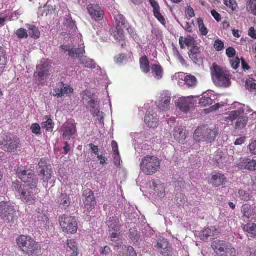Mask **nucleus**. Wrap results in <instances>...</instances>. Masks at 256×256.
Returning a JSON list of instances; mask_svg holds the SVG:
<instances>
[{"instance_id": "obj_1", "label": "nucleus", "mask_w": 256, "mask_h": 256, "mask_svg": "<svg viewBox=\"0 0 256 256\" xmlns=\"http://www.w3.org/2000/svg\"><path fill=\"white\" fill-rule=\"evenodd\" d=\"M16 243L20 250L28 256H40L42 246L30 236L20 235L16 238Z\"/></svg>"}, {"instance_id": "obj_2", "label": "nucleus", "mask_w": 256, "mask_h": 256, "mask_svg": "<svg viewBox=\"0 0 256 256\" xmlns=\"http://www.w3.org/2000/svg\"><path fill=\"white\" fill-rule=\"evenodd\" d=\"M212 77L216 85L228 88L231 82V76L229 71L226 68L218 66L215 63L211 68Z\"/></svg>"}, {"instance_id": "obj_3", "label": "nucleus", "mask_w": 256, "mask_h": 256, "mask_svg": "<svg viewBox=\"0 0 256 256\" xmlns=\"http://www.w3.org/2000/svg\"><path fill=\"white\" fill-rule=\"evenodd\" d=\"M160 164L161 160L157 156L148 155L142 158L140 170L146 176H152L160 170Z\"/></svg>"}, {"instance_id": "obj_4", "label": "nucleus", "mask_w": 256, "mask_h": 256, "mask_svg": "<svg viewBox=\"0 0 256 256\" xmlns=\"http://www.w3.org/2000/svg\"><path fill=\"white\" fill-rule=\"evenodd\" d=\"M211 246L218 256H236L237 252L232 244L226 241L216 240L212 242Z\"/></svg>"}, {"instance_id": "obj_5", "label": "nucleus", "mask_w": 256, "mask_h": 256, "mask_svg": "<svg viewBox=\"0 0 256 256\" xmlns=\"http://www.w3.org/2000/svg\"><path fill=\"white\" fill-rule=\"evenodd\" d=\"M16 170L18 178L23 182L26 183L27 186H33L34 189L37 187L38 178L33 170L22 165L18 166Z\"/></svg>"}, {"instance_id": "obj_6", "label": "nucleus", "mask_w": 256, "mask_h": 256, "mask_svg": "<svg viewBox=\"0 0 256 256\" xmlns=\"http://www.w3.org/2000/svg\"><path fill=\"white\" fill-rule=\"evenodd\" d=\"M16 170L18 178L23 182L26 183L27 186H33L34 189L37 187L38 178L33 170L22 165L18 166Z\"/></svg>"}, {"instance_id": "obj_7", "label": "nucleus", "mask_w": 256, "mask_h": 256, "mask_svg": "<svg viewBox=\"0 0 256 256\" xmlns=\"http://www.w3.org/2000/svg\"><path fill=\"white\" fill-rule=\"evenodd\" d=\"M218 129L214 128V129L208 128H197L194 133V138L197 142H205L207 143L214 141L218 135Z\"/></svg>"}, {"instance_id": "obj_8", "label": "nucleus", "mask_w": 256, "mask_h": 256, "mask_svg": "<svg viewBox=\"0 0 256 256\" xmlns=\"http://www.w3.org/2000/svg\"><path fill=\"white\" fill-rule=\"evenodd\" d=\"M20 138L12 134L0 136V146L6 152H10L16 150L20 148Z\"/></svg>"}, {"instance_id": "obj_9", "label": "nucleus", "mask_w": 256, "mask_h": 256, "mask_svg": "<svg viewBox=\"0 0 256 256\" xmlns=\"http://www.w3.org/2000/svg\"><path fill=\"white\" fill-rule=\"evenodd\" d=\"M60 226L63 232L67 234H74L77 232L78 224L74 216L64 215L59 218Z\"/></svg>"}, {"instance_id": "obj_10", "label": "nucleus", "mask_w": 256, "mask_h": 256, "mask_svg": "<svg viewBox=\"0 0 256 256\" xmlns=\"http://www.w3.org/2000/svg\"><path fill=\"white\" fill-rule=\"evenodd\" d=\"M16 210L14 208L6 202H0V218L6 223H14Z\"/></svg>"}, {"instance_id": "obj_11", "label": "nucleus", "mask_w": 256, "mask_h": 256, "mask_svg": "<svg viewBox=\"0 0 256 256\" xmlns=\"http://www.w3.org/2000/svg\"><path fill=\"white\" fill-rule=\"evenodd\" d=\"M172 98L171 94L168 92L164 91L162 92L158 100L156 102L158 109L162 112L170 110L172 104Z\"/></svg>"}, {"instance_id": "obj_12", "label": "nucleus", "mask_w": 256, "mask_h": 256, "mask_svg": "<svg viewBox=\"0 0 256 256\" xmlns=\"http://www.w3.org/2000/svg\"><path fill=\"white\" fill-rule=\"evenodd\" d=\"M38 168L40 170L38 176L43 180V182L48 185V181L52 178V171L50 166L48 165L46 160L41 159L38 163Z\"/></svg>"}, {"instance_id": "obj_13", "label": "nucleus", "mask_w": 256, "mask_h": 256, "mask_svg": "<svg viewBox=\"0 0 256 256\" xmlns=\"http://www.w3.org/2000/svg\"><path fill=\"white\" fill-rule=\"evenodd\" d=\"M158 252L162 256H171L172 254V248L170 242L166 238H160L155 245Z\"/></svg>"}, {"instance_id": "obj_14", "label": "nucleus", "mask_w": 256, "mask_h": 256, "mask_svg": "<svg viewBox=\"0 0 256 256\" xmlns=\"http://www.w3.org/2000/svg\"><path fill=\"white\" fill-rule=\"evenodd\" d=\"M228 182L226 177L220 172L214 171L211 174L209 183L214 188H218L226 184Z\"/></svg>"}, {"instance_id": "obj_15", "label": "nucleus", "mask_w": 256, "mask_h": 256, "mask_svg": "<svg viewBox=\"0 0 256 256\" xmlns=\"http://www.w3.org/2000/svg\"><path fill=\"white\" fill-rule=\"evenodd\" d=\"M60 87L54 88L53 96L58 98H60L64 96H70L74 92V88L70 85L65 84L64 82L60 83Z\"/></svg>"}, {"instance_id": "obj_16", "label": "nucleus", "mask_w": 256, "mask_h": 256, "mask_svg": "<svg viewBox=\"0 0 256 256\" xmlns=\"http://www.w3.org/2000/svg\"><path fill=\"white\" fill-rule=\"evenodd\" d=\"M83 202L86 208L90 212L95 207L96 202L93 192L90 190H86L82 195Z\"/></svg>"}, {"instance_id": "obj_17", "label": "nucleus", "mask_w": 256, "mask_h": 256, "mask_svg": "<svg viewBox=\"0 0 256 256\" xmlns=\"http://www.w3.org/2000/svg\"><path fill=\"white\" fill-rule=\"evenodd\" d=\"M88 14L96 21L102 20L104 18V12L98 4H90L87 6Z\"/></svg>"}, {"instance_id": "obj_18", "label": "nucleus", "mask_w": 256, "mask_h": 256, "mask_svg": "<svg viewBox=\"0 0 256 256\" xmlns=\"http://www.w3.org/2000/svg\"><path fill=\"white\" fill-rule=\"evenodd\" d=\"M33 186H28V188L24 190L21 195L22 198L26 201L28 204H34L36 202V194L38 192V190L36 187L34 188Z\"/></svg>"}, {"instance_id": "obj_19", "label": "nucleus", "mask_w": 256, "mask_h": 256, "mask_svg": "<svg viewBox=\"0 0 256 256\" xmlns=\"http://www.w3.org/2000/svg\"><path fill=\"white\" fill-rule=\"evenodd\" d=\"M144 122L148 127L156 128L158 124V118L157 114L153 110H148L146 113Z\"/></svg>"}, {"instance_id": "obj_20", "label": "nucleus", "mask_w": 256, "mask_h": 256, "mask_svg": "<svg viewBox=\"0 0 256 256\" xmlns=\"http://www.w3.org/2000/svg\"><path fill=\"white\" fill-rule=\"evenodd\" d=\"M62 137L64 140H70L76 132V124L68 122L62 126Z\"/></svg>"}, {"instance_id": "obj_21", "label": "nucleus", "mask_w": 256, "mask_h": 256, "mask_svg": "<svg viewBox=\"0 0 256 256\" xmlns=\"http://www.w3.org/2000/svg\"><path fill=\"white\" fill-rule=\"evenodd\" d=\"M238 166L241 170H247L252 172L256 170V161L248 158H240Z\"/></svg>"}, {"instance_id": "obj_22", "label": "nucleus", "mask_w": 256, "mask_h": 256, "mask_svg": "<svg viewBox=\"0 0 256 256\" xmlns=\"http://www.w3.org/2000/svg\"><path fill=\"white\" fill-rule=\"evenodd\" d=\"M106 225L108 227L110 232H111L112 231L119 232L122 227L120 220L116 216L108 218L106 222Z\"/></svg>"}, {"instance_id": "obj_23", "label": "nucleus", "mask_w": 256, "mask_h": 256, "mask_svg": "<svg viewBox=\"0 0 256 256\" xmlns=\"http://www.w3.org/2000/svg\"><path fill=\"white\" fill-rule=\"evenodd\" d=\"M189 58L195 64L200 62L202 61V56L201 48L198 45L192 48L188 52Z\"/></svg>"}, {"instance_id": "obj_24", "label": "nucleus", "mask_w": 256, "mask_h": 256, "mask_svg": "<svg viewBox=\"0 0 256 256\" xmlns=\"http://www.w3.org/2000/svg\"><path fill=\"white\" fill-rule=\"evenodd\" d=\"M179 44L182 49L185 48L186 46L188 48H194V46H197L196 40L191 36H188L186 38L180 36L179 38Z\"/></svg>"}, {"instance_id": "obj_25", "label": "nucleus", "mask_w": 256, "mask_h": 256, "mask_svg": "<svg viewBox=\"0 0 256 256\" xmlns=\"http://www.w3.org/2000/svg\"><path fill=\"white\" fill-rule=\"evenodd\" d=\"M57 203L60 208L66 210L70 206L71 200L68 194L66 193H62L58 198Z\"/></svg>"}, {"instance_id": "obj_26", "label": "nucleus", "mask_w": 256, "mask_h": 256, "mask_svg": "<svg viewBox=\"0 0 256 256\" xmlns=\"http://www.w3.org/2000/svg\"><path fill=\"white\" fill-rule=\"evenodd\" d=\"M174 139L180 143L184 144L186 138V132L181 127H176L174 130Z\"/></svg>"}, {"instance_id": "obj_27", "label": "nucleus", "mask_w": 256, "mask_h": 256, "mask_svg": "<svg viewBox=\"0 0 256 256\" xmlns=\"http://www.w3.org/2000/svg\"><path fill=\"white\" fill-rule=\"evenodd\" d=\"M216 229L215 227L208 228L204 230L200 234V238L204 241L209 238L214 237L216 233Z\"/></svg>"}, {"instance_id": "obj_28", "label": "nucleus", "mask_w": 256, "mask_h": 256, "mask_svg": "<svg viewBox=\"0 0 256 256\" xmlns=\"http://www.w3.org/2000/svg\"><path fill=\"white\" fill-rule=\"evenodd\" d=\"M244 110L242 108H239L236 110L230 112L228 116L226 118V120H230L234 122L235 120H238L240 117L244 116Z\"/></svg>"}, {"instance_id": "obj_29", "label": "nucleus", "mask_w": 256, "mask_h": 256, "mask_svg": "<svg viewBox=\"0 0 256 256\" xmlns=\"http://www.w3.org/2000/svg\"><path fill=\"white\" fill-rule=\"evenodd\" d=\"M140 68L142 71L148 74L150 72V66L148 58L146 56H142L140 59Z\"/></svg>"}, {"instance_id": "obj_30", "label": "nucleus", "mask_w": 256, "mask_h": 256, "mask_svg": "<svg viewBox=\"0 0 256 256\" xmlns=\"http://www.w3.org/2000/svg\"><path fill=\"white\" fill-rule=\"evenodd\" d=\"M190 104L189 98H182L178 100V106L180 110L186 112L190 110Z\"/></svg>"}, {"instance_id": "obj_31", "label": "nucleus", "mask_w": 256, "mask_h": 256, "mask_svg": "<svg viewBox=\"0 0 256 256\" xmlns=\"http://www.w3.org/2000/svg\"><path fill=\"white\" fill-rule=\"evenodd\" d=\"M254 207L252 208V206L248 204H244L242 207V212L244 216L250 218L252 217L254 218L255 212H254Z\"/></svg>"}, {"instance_id": "obj_32", "label": "nucleus", "mask_w": 256, "mask_h": 256, "mask_svg": "<svg viewBox=\"0 0 256 256\" xmlns=\"http://www.w3.org/2000/svg\"><path fill=\"white\" fill-rule=\"evenodd\" d=\"M152 73L156 79L160 80L164 75V70L160 64H153L152 66Z\"/></svg>"}, {"instance_id": "obj_33", "label": "nucleus", "mask_w": 256, "mask_h": 256, "mask_svg": "<svg viewBox=\"0 0 256 256\" xmlns=\"http://www.w3.org/2000/svg\"><path fill=\"white\" fill-rule=\"evenodd\" d=\"M114 18L116 24V28H122V26H124V28H126L129 25L128 21L122 14H118L115 16Z\"/></svg>"}, {"instance_id": "obj_34", "label": "nucleus", "mask_w": 256, "mask_h": 256, "mask_svg": "<svg viewBox=\"0 0 256 256\" xmlns=\"http://www.w3.org/2000/svg\"><path fill=\"white\" fill-rule=\"evenodd\" d=\"M67 246L70 248L69 252H72L71 253V256H78L79 254V250L78 248L77 243L74 240H68Z\"/></svg>"}, {"instance_id": "obj_35", "label": "nucleus", "mask_w": 256, "mask_h": 256, "mask_svg": "<svg viewBox=\"0 0 256 256\" xmlns=\"http://www.w3.org/2000/svg\"><path fill=\"white\" fill-rule=\"evenodd\" d=\"M88 106L90 108V112L94 116H98L100 114L99 104L94 99H91L88 102Z\"/></svg>"}, {"instance_id": "obj_36", "label": "nucleus", "mask_w": 256, "mask_h": 256, "mask_svg": "<svg viewBox=\"0 0 256 256\" xmlns=\"http://www.w3.org/2000/svg\"><path fill=\"white\" fill-rule=\"evenodd\" d=\"M184 84L188 88H195L198 84L197 78L192 74L187 75L184 78Z\"/></svg>"}, {"instance_id": "obj_37", "label": "nucleus", "mask_w": 256, "mask_h": 256, "mask_svg": "<svg viewBox=\"0 0 256 256\" xmlns=\"http://www.w3.org/2000/svg\"><path fill=\"white\" fill-rule=\"evenodd\" d=\"M244 230L248 232V236L256 238V224H248L244 227Z\"/></svg>"}, {"instance_id": "obj_38", "label": "nucleus", "mask_w": 256, "mask_h": 256, "mask_svg": "<svg viewBox=\"0 0 256 256\" xmlns=\"http://www.w3.org/2000/svg\"><path fill=\"white\" fill-rule=\"evenodd\" d=\"M8 58L6 52L3 49L0 51V76L4 72L7 64Z\"/></svg>"}, {"instance_id": "obj_39", "label": "nucleus", "mask_w": 256, "mask_h": 256, "mask_svg": "<svg viewBox=\"0 0 256 256\" xmlns=\"http://www.w3.org/2000/svg\"><path fill=\"white\" fill-rule=\"evenodd\" d=\"M85 52V50L84 48H72L70 50V52L68 55L69 56L72 58H82Z\"/></svg>"}, {"instance_id": "obj_40", "label": "nucleus", "mask_w": 256, "mask_h": 256, "mask_svg": "<svg viewBox=\"0 0 256 256\" xmlns=\"http://www.w3.org/2000/svg\"><path fill=\"white\" fill-rule=\"evenodd\" d=\"M154 190L158 196L160 198H163L165 196V188L163 184L160 183L156 184V182L154 183Z\"/></svg>"}, {"instance_id": "obj_41", "label": "nucleus", "mask_w": 256, "mask_h": 256, "mask_svg": "<svg viewBox=\"0 0 256 256\" xmlns=\"http://www.w3.org/2000/svg\"><path fill=\"white\" fill-rule=\"evenodd\" d=\"M28 28L30 36L31 38L36 40L40 37V32L35 26L30 25Z\"/></svg>"}, {"instance_id": "obj_42", "label": "nucleus", "mask_w": 256, "mask_h": 256, "mask_svg": "<svg viewBox=\"0 0 256 256\" xmlns=\"http://www.w3.org/2000/svg\"><path fill=\"white\" fill-rule=\"evenodd\" d=\"M45 118L46 121L42 122V128L48 131L52 132L54 126L53 120L51 119L50 116H46Z\"/></svg>"}, {"instance_id": "obj_43", "label": "nucleus", "mask_w": 256, "mask_h": 256, "mask_svg": "<svg viewBox=\"0 0 256 256\" xmlns=\"http://www.w3.org/2000/svg\"><path fill=\"white\" fill-rule=\"evenodd\" d=\"M246 10L254 16H256V0H249L246 2Z\"/></svg>"}, {"instance_id": "obj_44", "label": "nucleus", "mask_w": 256, "mask_h": 256, "mask_svg": "<svg viewBox=\"0 0 256 256\" xmlns=\"http://www.w3.org/2000/svg\"><path fill=\"white\" fill-rule=\"evenodd\" d=\"M248 120V118L244 116L240 117L236 122V128L238 130L243 129L246 126Z\"/></svg>"}, {"instance_id": "obj_45", "label": "nucleus", "mask_w": 256, "mask_h": 256, "mask_svg": "<svg viewBox=\"0 0 256 256\" xmlns=\"http://www.w3.org/2000/svg\"><path fill=\"white\" fill-rule=\"evenodd\" d=\"M197 23L200 34L204 36H206L208 31L204 23L202 18H198Z\"/></svg>"}, {"instance_id": "obj_46", "label": "nucleus", "mask_w": 256, "mask_h": 256, "mask_svg": "<svg viewBox=\"0 0 256 256\" xmlns=\"http://www.w3.org/2000/svg\"><path fill=\"white\" fill-rule=\"evenodd\" d=\"M115 39L118 41H124L125 36L124 31L122 28H116V30L114 32Z\"/></svg>"}, {"instance_id": "obj_47", "label": "nucleus", "mask_w": 256, "mask_h": 256, "mask_svg": "<svg viewBox=\"0 0 256 256\" xmlns=\"http://www.w3.org/2000/svg\"><path fill=\"white\" fill-rule=\"evenodd\" d=\"M48 75V70H42L40 72H34V76L36 78H38V80L40 84H43L44 83V77L47 76Z\"/></svg>"}, {"instance_id": "obj_48", "label": "nucleus", "mask_w": 256, "mask_h": 256, "mask_svg": "<svg viewBox=\"0 0 256 256\" xmlns=\"http://www.w3.org/2000/svg\"><path fill=\"white\" fill-rule=\"evenodd\" d=\"M80 64H83L86 68L91 69L95 68H96V64L92 60H88L86 58H84L80 59Z\"/></svg>"}, {"instance_id": "obj_49", "label": "nucleus", "mask_w": 256, "mask_h": 256, "mask_svg": "<svg viewBox=\"0 0 256 256\" xmlns=\"http://www.w3.org/2000/svg\"><path fill=\"white\" fill-rule=\"evenodd\" d=\"M199 104L201 106L206 107L212 105L213 104V100L210 97L207 96H204L200 100Z\"/></svg>"}, {"instance_id": "obj_50", "label": "nucleus", "mask_w": 256, "mask_h": 256, "mask_svg": "<svg viewBox=\"0 0 256 256\" xmlns=\"http://www.w3.org/2000/svg\"><path fill=\"white\" fill-rule=\"evenodd\" d=\"M246 87L249 90H256V80L249 78L246 82Z\"/></svg>"}, {"instance_id": "obj_51", "label": "nucleus", "mask_w": 256, "mask_h": 256, "mask_svg": "<svg viewBox=\"0 0 256 256\" xmlns=\"http://www.w3.org/2000/svg\"><path fill=\"white\" fill-rule=\"evenodd\" d=\"M160 8L153 10L154 15V17L158 20L160 22V24H162L163 26H165L166 24V19L160 13Z\"/></svg>"}, {"instance_id": "obj_52", "label": "nucleus", "mask_w": 256, "mask_h": 256, "mask_svg": "<svg viewBox=\"0 0 256 256\" xmlns=\"http://www.w3.org/2000/svg\"><path fill=\"white\" fill-rule=\"evenodd\" d=\"M213 46L214 48L217 52H220L224 48V42L218 38L214 41Z\"/></svg>"}, {"instance_id": "obj_53", "label": "nucleus", "mask_w": 256, "mask_h": 256, "mask_svg": "<svg viewBox=\"0 0 256 256\" xmlns=\"http://www.w3.org/2000/svg\"><path fill=\"white\" fill-rule=\"evenodd\" d=\"M128 34L131 36L132 38L134 40L135 42H138L140 40L139 36L136 34L134 28L130 26L126 28Z\"/></svg>"}, {"instance_id": "obj_54", "label": "nucleus", "mask_w": 256, "mask_h": 256, "mask_svg": "<svg viewBox=\"0 0 256 256\" xmlns=\"http://www.w3.org/2000/svg\"><path fill=\"white\" fill-rule=\"evenodd\" d=\"M240 200L244 201H248L252 198V196L244 190H240L238 192Z\"/></svg>"}, {"instance_id": "obj_55", "label": "nucleus", "mask_w": 256, "mask_h": 256, "mask_svg": "<svg viewBox=\"0 0 256 256\" xmlns=\"http://www.w3.org/2000/svg\"><path fill=\"white\" fill-rule=\"evenodd\" d=\"M224 4L232 11L236 10L238 8V4L235 0H225Z\"/></svg>"}, {"instance_id": "obj_56", "label": "nucleus", "mask_w": 256, "mask_h": 256, "mask_svg": "<svg viewBox=\"0 0 256 256\" xmlns=\"http://www.w3.org/2000/svg\"><path fill=\"white\" fill-rule=\"evenodd\" d=\"M18 37L20 38H27L28 36L26 30L24 28L18 29L16 32Z\"/></svg>"}, {"instance_id": "obj_57", "label": "nucleus", "mask_w": 256, "mask_h": 256, "mask_svg": "<svg viewBox=\"0 0 256 256\" xmlns=\"http://www.w3.org/2000/svg\"><path fill=\"white\" fill-rule=\"evenodd\" d=\"M81 95L82 96V99L83 100H86L88 102L89 100H91V99L93 98V94L90 92L89 90H84L83 92Z\"/></svg>"}, {"instance_id": "obj_58", "label": "nucleus", "mask_w": 256, "mask_h": 256, "mask_svg": "<svg viewBox=\"0 0 256 256\" xmlns=\"http://www.w3.org/2000/svg\"><path fill=\"white\" fill-rule=\"evenodd\" d=\"M12 186L20 194V196L24 193V192L25 190L22 188L20 183L18 181H16L14 182H13Z\"/></svg>"}, {"instance_id": "obj_59", "label": "nucleus", "mask_w": 256, "mask_h": 256, "mask_svg": "<svg viewBox=\"0 0 256 256\" xmlns=\"http://www.w3.org/2000/svg\"><path fill=\"white\" fill-rule=\"evenodd\" d=\"M230 64L234 70H237L240 66V59L238 57L233 58L230 60Z\"/></svg>"}, {"instance_id": "obj_60", "label": "nucleus", "mask_w": 256, "mask_h": 256, "mask_svg": "<svg viewBox=\"0 0 256 256\" xmlns=\"http://www.w3.org/2000/svg\"><path fill=\"white\" fill-rule=\"evenodd\" d=\"M30 130H32L33 134H41V128L39 124H34L30 126Z\"/></svg>"}, {"instance_id": "obj_61", "label": "nucleus", "mask_w": 256, "mask_h": 256, "mask_svg": "<svg viewBox=\"0 0 256 256\" xmlns=\"http://www.w3.org/2000/svg\"><path fill=\"white\" fill-rule=\"evenodd\" d=\"M126 58V55L124 54H120L114 57V61L116 64L122 63Z\"/></svg>"}, {"instance_id": "obj_62", "label": "nucleus", "mask_w": 256, "mask_h": 256, "mask_svg": "<svg viewBox=\"0 0 256 256\" xmlns=\"http://www.w3.org/2000/svg\"><path fill=\"white\" fill-rule=\"evenodd\" d=\"M110 237L111 238V240L112 242L116 241V239L122 236L121 231L117 232V231H112L110 232Z\"/></svg>"}, {"instance_id": "obj_63", "label": "nucleus", "mask_w": 256, "mask_h": 256, "mask_svg": "<svg viewBox=\"0 0 256 256\" xmlns=\"http://www.w3.org/2000/svg\"><path fill=\"white\" fill-rule=\"evenodd\" d=\"M226 53L228 58H232L236 55V51L234 48L230 47L226 50Z\"/></svg>"}, {"instance_id": "obj_64", "label": "nucleus", "mask_w": 256, "mask_h": 256, "mask_svg": "<svg viewBox=\"0 0 256 256\" xmlns=\"http://www.w3.org/2000/svg\"><path fill=\"white\" fill-rule=\"evenodd\" d=\"M249 148L251 153L256 154V140L251 142L249 145Z\"/></svg>"}]
</instances>
